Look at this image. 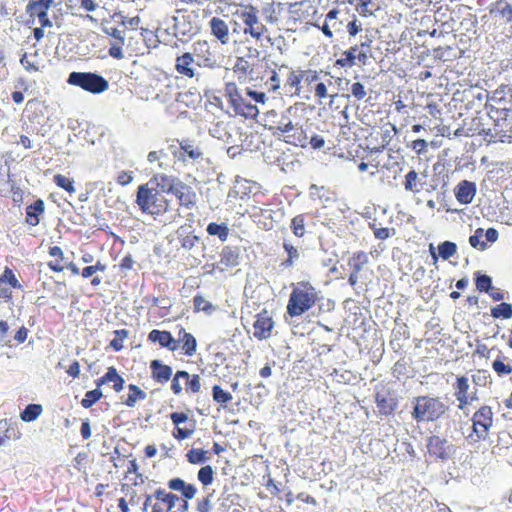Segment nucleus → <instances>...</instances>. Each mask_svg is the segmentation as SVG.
<instances>
[{"mask_svg":"<svg viewBox=\"0 0 512 512\" xmlns=\"http://www.w3.org/2000/svg\"><path fill=\"white\" fill-rule=\"evenodd\" d=\"M269 93H276L280 89V78L277 71L273 70L270 78L265 82Z\"/></svg>","mask_w":512,"mask_h":512,"instance_id":"nucleus-63","label":"nucleus"},{"mask_svg":"<svg viewBox=\"0 0 512 512\" xmlns=\"http://www.w3.org/2000/svg\"><path fill=\"white\" fill-rule=\"evenodd\" d=\"M197 62L191 52H184L175 59V71L184 78L192 79L196 76Z\"/></svg>","mask_w":512,"mask_h":512,"instance_id":"nucleus-20","label":"nucleus"},{"mask_svg":"<svg viewBox=\"0 0 512 512\" xmlns=\"http://www.w3.org/2000/svg\"><path fill=\"white\" fill-rule=\"evenodd\" d=\"M178 181V178L168 176L166 174H156L149 180L148 184H155L157 188L160 187L161 192L171 193L170 187L175 185Z\"/></svg>","mask_w":512,"mask_h":512,"instance_id":"nucleus-36","label":"nucleus"},{"mask_svg":"<svg viewBox=\"0 0 512 512\" xmlns=\"http://www.w3.org/2000/svg\"><path fill=\"white\" fill-rule=\"evenodd\" d=\"M374 398L380 415L391 416L398 407L394 393L384 385L376 389Z\"/></svg>","mask_w":512,"mask_h":512,"instance_id":"nucleus-12","label":"nucleus"},{"mask_svg":"<svg viewBox=\"0 0 512 512\" xmlns=\"http://www.w3.org/2000/svg\"><path fill=\"white\" fill-rule=\"evenodd\" d=\"M454 195L459 203L470 204L476 195V184L468 180H462L456 185Z\"/></svg>","mask_w":512,"mask_h":512,"instance_id":"nucleus-23","label":"nucleus"},{"mask_svg":"<svg viewBox=\"0 0 512 512\" xmlns=\"http://www.w3.org/2000/svg\"><path fill=\"white\" fill-rule=\"evenodd\" d=\"M491 316L495 319H510L512 317V305L502 302L491 308Z\"/></svg>","mask_w":512,"mask_h":512,"instance_id":"nucleus-47","label":"nucleus"},{"mask_svg":"<svg viewBox=\"0 0 512 512\" xmlns=\"http://www.w3.org/2000/svg\"><path fill=\"white\" fill-rule=\"evenodd\" d=\"M135 202L143 213L155 217L167 213L171 205V200L163 192L148 183L138 187Z\"/></svg>","mask_w":512,"mask_h":512,"instance_id":"nucleus-4","label":"nucleus"},{"mask_svg":"<svg viewBox=\"0 0 512 512\" xmlns=\"http://www.w3.org/2000/svg\"><path fill=\"white\" fill-rule=\"evenodd\" d=\"M105 33L113 37L114 41L111 43L109 48V55L114 59H122L124 57L122 47L124 45V37L122 31L117 28L111 27L105 29Z\"/></svg>","mask_w":512,"mask_h":512,"instance_id":"nucleus-28","label":"nucleus"},{"mask_svg":"<svg viewBox=\"0 0 512 512\" xmlns=\"http://www.w3.org/2000/svg\"><path fill=\"white\" fill-rule=\"evenodd\" d=\"M53 182L57 187L63 189L70 195L76 192L75 181L72 177L58 173L53 176Z\"/></svg>","mask_w":512,"mask_h":512,"instance_id":"nucleus-42","label":"nucleus"},{"mask_svg":"<svg viewBox=\"0 0 512 512\" xmlns=\"http://www.w3.org/2000/svg\"><path fill=\"white\" fill-rule=\"evenodd\" d=\"M147 395L140 387L135 384L128 385V395L123 403L127 407H134L138 401L146 399Z\"/></svg>","mask_w":512,"mask_h":512,"instance_id":"nucleus-39","label":"nucleus"},{"mask_svg":"<svg viewBox=\"0 0 512 512\" xmlns=\"http://www.w3.org/2000/svg\"><path fill=\"white\" fill-rule=\"evenodd\" d=\"M404 188L406 191L414 194L419 193L422 190V184L420 183L419 175L415 170H410L404 177Z\"/></svg>","mask_w":512,"mask_h":512,"instance_id":"nucleus-41","label":"nucleus"},{"mask_svg":"<svg viewBox=\"0 0 512 512\" xmlns=\"http://www.w3.org/2000/svg\"><path fill=\"white\" fill-rule=\"evenodd\" d=\"M472 431L468 434L467 440L470 443H477L488 438L490 429L494 422V413L490 406L482 405L473 414Z\"/></svg>","mask_w":512,"mask_h":512,"instance_id":"nucleus-6","label":"nucleus"},{"mask_svg":"<svg viewBox=\"0 0 512 512\" xmlns=\"http://www.w3.org/2000/svg\"><path fill=\"white\" fill-rule=\"evenodd\" d=\"M282 9L281 3H267L262 8V13L264 15L265 21L269 24H277L280 20V12Z\"/></svg>","mask_w":512,"mask_h":512,"instance_id":"nucleus-37","label":"nucleus"},{"mask_svg":"<svg viewBox=\"0 0 512 512\" xmlns=\"http://www.w3.org/2000/svg\"><path fill=\"white\" fill-rule=\"evenodd\" d=\"M301 83L304 82L306 85H311L318 81L319 73L313 69H302L301 70Z\"/></svg>","mask_w":512,"mask_h":512,"instance_id":"nucleus-61","label":"nucleus"},{"mask_svg":"<svg viewBox=\"0 0 512 512\" xmlns=\"http://www.w3.org/2000/svg\"><path fill=\"white\" fill-rule=\"evenodd\" d=\"M171 193L177 198L179 205L191 209L196 204L197 195L194 189L183 181L179 180L170 187Z\"/></svg>","mask_w":512,"mask_h":512,"instance_id":"nucleus-15","label":"nucleus"},{"mask_svg":"<svg viewBox=\"0 0 512 512\" xmlns=\"http://www.w3.org/2000/svg\"><path fill=\"white\" fill-rule=\"evenodd\" d=\"M67 269H69L73 275H81L84 279L90 278L95 274L93 265L86 266L80 270L75 263L69 262L67 263Z\"/></svg>","mask_w":512,"mask_h":512,"instance_id":"nucleus-56","label":"nucleus"},{"mask_svg":"<svg viewBox=\"0 0 512 512\" xmlns=\"http://www.w3.org/2000/svg\"><path fill=\"white\" fill-rule=\"evenodd\" d=\"M239 7L241 9L237 10L234 14L242 20L244 27H248L259 16V10L252 4H240Z\"/></svg>","mask_w":512,"mask_h":512,"instance_id":"nucleus-34","label":"nucleus"},{"mask_svg":"<svg viewBox=\"0 0 512 512\" xmlns=\"http://www.w3.org/2000/svg\"><path fill=\"white\" fill-rule=\"evenodd\" d=\"M219 256L220 259L217 265L221 271H224L239 264L240 249L238 247L224 246Z\"/></svg>","mask_w":512,"mask_h":512,"instance_id":"nucleus-24","label":"nucleus"},{"mask_svg":"<svg viewBox=\"0 0 512 512\" xmlns=\"http://www.w3.org/2000/svg\"><path fill=\"white\" fill-rule=\"evenodd\" d=\"M67 82L93 94L102 93L109 86L108 81L104 77L92 72H71Z\"/></svg>","mask_w":512,"mask_h":512,"instance_id":"nucleus-7","label":"nucleus"},{"mask_svg":"<svg viewBox=\"0 0 512 512\" xmlns=\"http://www.w3.org/2000/svg\"><path fill=\"white\" fill-rule=\"evenodd\" d=\"M151 371V378L159 384H166L173 378L172 367L163 363L161 360L154 359L149 365Z\"/></svg>","mask_w":512,"mask_h":512,"instance_id":"nucleus-21","label":"nucleus"},{"mask_svg":"<svg viewBox=\"0 0 512 512\" xmlns=\"http://www.w3.org/2000/svg\"><path fill=\"white\" fill-rule=\"evenodd\" d=\"M275 326L272 314L266 308L262 309L255 315L253 322V336L255 339L262 341L272 336Z\"/></svg>","mask_w":512,"mask_h":512,"instance_id":"nucleus-11","label":"nucleus"},{"mask_svg":"<svg viewBox=\"0 0 512 512\" xmlns=\"http://www.w3.org/2000/svg\"><path fill=\"white\" fill-rule=\"evenodd\" d=\"M497 12L500 16L506 19L507 22L512 21V5L504 0H497L490 13Z\"/></svg>","mask_w":512,"mask_h":512,"instance_id":"nucleus-44","label":"nucleus"},{"mask_svg":"<svg viewBox=\"0 0 512 512\" xmlns=\"http://www.w3.org/2000/svg\"><path fill=\"white\" fill-rule=\"evenodd\" d=\"M448 411L449 406L439 396L422 395L413 399L411 416L417 423L436 422Z\"/></svg>","mask_w":512,"mask_h":512,"instance_id":"nucleus-3","label":"nucleus"},{"mask_svg":"<svg viewBox=\"0 0 512 512\" xmlns=\"http://www.w3.org/2000/svg\"><path fill=\"white\" fill-rule=\"evenodd\" d=\"M454 396L458 402V409L464 410L473 401L477 400L476 392L469 395L470 389L469 379L466 376H457L453 384Z\"/></svg>","mask_w":512,"mask_h":512,"instance_id":"nucleus-14","label":"nucleus"},{"mask_svg":"<svg viewBox=\"0 0 512 512\" xmlns=\"http://www.w3.org/2000/svg\"><path fill=\"white\" fill-rule=\"evenodd\" d=\"M290 228L296 237H303L305 235V215L298 214L293 217L291 219Z\"/></svg>","mask_w":512,"mask_h":512,"instance_id":"nucleus-49","label":"nucleus"},{"mask_svg":"<svg viewBox=\"0 0 512 512\" xmlns=\"http://www.w3.org/2000/svg\"><path fill=\"white\" fill-rule=\"evenodd\" d=\"M283 249L287 253V258L281 262L280 267L287 269L294 265V263L299 259L300 254L298 249L288 241L283 242Z\"/></svg>","mask_w":512,"mask_h":512,"instance_id":"nucleus-40","label":"nucleus"},{"mask_svg":"<svg viewBox=\"0 0 512 512\" xmlns=\"http://www.w3.org/2000/svg\"><path fill=\"white\" fill-rule=\"evenodd\" d=\"M186 459L190 464H203L209 460L207 451L201 448H192L186 453Z\"/></svg>","mask_w":512,"mask_h":512,"instance_id":"nucleus-46","label":"nucleus"},{"mask_svg":"<svg viewBox=\"0 0 512 512\" xmlns=\"http://www.w3.org/2000/svg\"><path fill=\"white\" fill-rule=\"evenodd\" d=\"M370 228L373 230L375 238L379 240H386L395 234L394 228H377L375 224H370Z\"/></svg>","mask_w":512,"mask_h":512,"instance_id":"nucleus-60","label":"nucleus"},{"mask_svg":"<svg viewBox=\"0 0 512 512\" xmlns=\"http://www.w3.org/2000/svg\"><path fill=\"white\" fill-rule=\"evenodd\" d=\"M2 283L9 284V286L12 288H16L19 286L18 280L16 279L14 272L8 267L5 268L3 274L0 277V285Z\"/></svg>","mask_w":512,"mask_h":512,"instance_id":"nucleus-62","label":"nucleus"},{"mask_svg":"<svg viewBox=\"0 0 512 512\" xmlns=\"http://www.w3.org/2000/svg\"><path fill=\"white\" fill-rule=\"evenodd\" d=\"M179 241L184 249L190 250L199 242V237L190 232L186 235H180Z\"/></svg>","mask_w":512,"mask_h":512,"instance_id":"nucleus-59","label":"nucleus"},{"mask_svg":"<svg viewBox=\"0 0 512 512\" xmlns=\"http://www.w3.org/2000/svg\"><path fill=\"white\" fill-rule=\"evenodd\" d=\"M115 337L110 341L109 346L118 352L123 349V341L128 338L129 331L127 329H120L114 331Z\"/></svg>","mask_w":512,"mask_h":512,"instance_id":"nucleus-50","label":"nucleus"},{"mask_svg":"<svg viewBox=\"0 0 512 512\" xmlns=\"http://www.w3.org/2000/svg\"><path fill=\"white\" fill-rule=\"evenodd\" d=\"M475 284L479 292L488 293L492 289V279L485 274L475 273Z\"/></svg>","mask_w":512,"mask_h":512,"instance_id":"nucleus-54","label":"nucleus"},{"mask_svg":"<svg viewBox=\"0 0 512 512\" xmlns=\"http://www.w3.org/2000/svg\"><path fill=\"white\" fill-rule=\"evenodd\" d=\"M255 64L246 57H237L233 72L241 82H246L252 75Z\"/></svg>","mask_w":512,"mask_h":512,"instance_id":"nucleus-29","label":"nucleus"},{"mask_svg":"<svg viewBox=\"0 0 512 512\" xmlns=\"http://www.w3.org/2000/svg\"><path fill=\"white\" fill-rule=\"evenodd\" d=\"M102 397V391L96 386L95 389L85 393L84 398L81 400V406L85 409H88L92 407L96 402H98Z\"/></svg>","mask_w":512,"mask_h":512,"instance_id":"nucleus-48","label":"nucleus"},{"mask_svg":"<svg viewBox=\"0 0 512 512\" xmlns=\"http://www.w3.org/2000/svg\"><path fill=\"white\" fill-rule=\"evenodd\" d=\"M148 341L158 343L161 348H166L171 352L181 348L183 354L188 357L195 355L197 351L196 338L182 326H179L177 339L172 336L170 331L153 329L148 334Z\"/></svg>","mask_w":512,"mask_h":512,"instance_id":"nucleus-1","label":"nucleus"},{"mask_svg":"<svg viewBox=\"0 0 512 512\" xmlns=\"http://www.w3.org/2000/svg\"><path fill=\"white\" fill-rule=\"evenodd\" d=\"M193 57L197 62V66L205 68H214L217 66V60L211 51V46L206 40L195 41L192 45Z\"/></svg>","mask_w":512,"mask_h":512,"instance_id":"nucleus-13","label":"nucleus"},{"mask_svg":"<svg viewBox=\"0 0 512 512\" xmlns=\"http://www.w3.org/2000/svg\"><path fill=\"white\" fill-rule=\"evenodd\" d=\"M178 500L179 497L176 494L158 488L153 494L145 495L142 510L146 512L150 508L151 512H171Z\"/></svg>","mask_w":512,"mask_h":512,"instance_id":"nucleus-8","label":"nucleus"},{"mask_svg":"<svg viewBox=\"0 0 512 512\" xmlns=\"http://www.w3.org/2000/svg\"><path fill=\"white\" fill-rule=\"evenodd\" d=\"M426 446L429 455L436 459L446 460L452 452V445L448 443L447 439L437 435L430 436Z\"/></svg>","mask_w":512,"mask_h":512,"instance_id":"nucleus-17","label":"nucleus"},{"mask_svg":"<svg viewBox=\"0 0 512 512\" xmlns=\"http://www.w3.org/2000/svg\"><path fill=\"white\" fill-rule=\"evenodd\" d=\"M372 42L373 41L370 37L365 36L364 40L361 41L360 44H355L352 46V47L356 48L358 62L361 65H366L369 58L372 56V52H371Z\"/></svg>","mask_w":512,"mask_h":512,"instance_id":"nucleus-35","label":"nucleus"},{"mask_svg":"<svg viewBox=\"0 0 512 512\" xmlns=\"http://www.w3.org/2000/svg\"><path fill=\"white\" fill-rule=\"evenodd\" d=\"M243 33L250 35L256 41H262L264 38H268V28L260 22L259 16L255 18L248 27H244Z\"/></svg>","mask_w":512,"mask_h":512,"instance_id":"nucleus-33","label":"nucleus"},{"mask_svg":"<svg viewBox=\"0 0 512 512\" xmlns=\"http://www.w3.org/2000/svg\"><path fill=\"white\" fill-rule=\"evenodd\" d=\"M339 14V10L336 8L331 9L325 16V23L322 26L314 25L319 28L327 38H333V32L328 24L329 21L335 20Z\"/></svg>","mask_w":512,"mask_h":512,"instance_id":"nucleus-51","label":"nucleus"},{"mask_svg":"<svg viewBox=\"0 0 512 512\" xmlns=\"http://www.w3.org/2000/svg\"><path fill=\"white\" fill-rule=\"evenodd\" d=\"M295 127L296 126L289 118L283 117L276 126V131L284 137L289 134Z\"/></svg>","mask_w":512,"mask_h":512,"instance_id":"nucleus-64","label":"nucleus"},{"mask_svg":"<svg viewBox=\"0 0 512 512\" xmlns=\"http://www.w3.org/2000/svg\"><path fill=\"white\" fill-rule=\"evenodd\" d=\"M49 256L53 257V260L48 261V267L54 272H63L67 268V264L64 263V253L59 246H50L48 250Z\"/></svg>","mask_w":512,"mask_h":512,"instance_id":"nucleus-32","label":"nucleus"},{"mask_svg":"<svg viewBox=\"0 0 512 512\" xmlns=\"http://www.w3.org/2000/svg\"><path fill=\"white\" fill-rule=\"evenodd\" d=\"M172 393L179 396L186 394H198L201 391V378L198 374H190L186 370H177L171 380Z\"/></svg>","mask_w":512,"mask_h":512,"instance_id":"nucleus-9","label":"nucleus"},{"mask_svg":"<svg viewBox=\"0 0 512 512\" xmlns=\"http://www.w3.org/2000/svg\"><path fill=\"white\" fill-rule=\"evenodd\" d=\"M224 95L236 115L246 119H256L258 117L259 109L257 105L251 102L250 98L238 88L236 83L227 82Z\"/></svg>","mask_w":512,"mask_h":512,"instance_id":"nucleus-5","label":"nucleus"},{"mask_svg":"<svg viewBox=\"0 0 512 512\" xmlns=\"http://www.w3.org/2000/svg\"><path fill=\"white\" fill-rule=\"evenodd\" d=\"M282 70H287L286 80L284 82V90L285 92L290 95L300 96L302 93V86H301V68H293L289 67L286 64H282L279 67V72Z\"/></svg>","mask_w":512,"mask_h":512,"instance_id":"nucleus-18","label":"nucleus"},{"mask_svg":"<svg viewBox=\"0 0 512 512\" xmlns=\"http://www.w3.org/2000/svg\"><path fill=\"white\" fill-rule=\"evenodd\" d=\"M112 383L113 384V390L116 393H119L123 390L125 380L124 378L118 373L117 369L114 366H110L107 368L106 373L95 380V385L100 388L101 386L105 385L106 383Z\"/></svg>","mask_w":512,"mask_h":512,"instance_id":"nucleus-25","label":"nucleus"},{"mask_svg":"<svg viewBox=\"0 0 512 512\" xmlns=\"http://www.w3.org/2000/svg\"><path fill=\"white\" fill-rule=\"evenodd\" d=\"M206 231L211 236H217L221 241H226L229 236V228L225 223L211 222L208 224Z\"/></svg>","mask_w":512,"mask_h":512,"instance_id":"nucleus-43","label":"nucleus"},{"mask_svg":"<svg viewBox=\"0 0 512 512\" xmlns=\"http://www.w3.org/2000/svg\"><path fill=\"white\" fill-rule=\"evenodd\" d=\"M174 429L172 436L178 441L190 438L196 431V420L189 418L186 412H172L169 415Z\"/></svg>","mask_w":512,"mask_h":512,"instance_id":"nucleus-10","label":"nucleus"},{"mask_svg":"<svg viewBox=\"0 0 512 512\" xmlns=\"http://www.w3.org/2000/svg\"><path fill=\"white\" fill-rule=\"evenodd\" d=\"M429 252L431 257L433 258V263H437L438 256L442 259L447 260L454 256L457 252V245L451 241H444L438 245V254L435 251V247L433 244L429 245Z\"/></svg>","mask_w":512,"mask_h":512,"instance_id":"nucleus-30","label":"nucleus"},{"mask_svg":"<svg viewBox=\"0 0 512 512\" xmlns=\"http://www.w3.org/2000/svg\"><path fill=\"white\" fill-rule=\"evenodd\" d=\"M484 235V230L482 228H477L473 235L469 237V243L473 248H478L480 250H485L487 248V243L481 241L480 239Z\"/></svg>","mask_w":512,"mask_h":512,"instance_id":"nucleus-57","label":"nucleus"},{"mask_svg":"<svg viewBox=\"0 0 512 512\" xmlns=\"http://www.w3.org/2000/svg\"><path fill=\"white\" fill-rule=\"evenodd\" d=\"M179 152L174 153V156L182 162L189 160L195 162L203 158V151L201 147L190 139H182L179 141Z\"/></svg>","mask_w":512,"mask_h":512,"instance_id":"nucleus-19","label":"nucleus"},{"mask_svg":"<svg viewBox=\"0 0 512 512\" xmlns=\"http://www.w3.org/2000/svg\"><path fill=\"white\" fill-rule=\"evenodd\" d=\"M209 29L212 36H214L222 45H226L230 41V30L228 23L220 17H212L209 20Z\"/></svg>","mask_w":512,"mask_h":512,"instance_id":"nucleus-22","label":"nucleus"},{"mask_svg":"<svg viewBox=\"0 0 512 512\" xmlns=\"http://www.w3.org/2000/svg\"><path fill=\"white\" fill-rule=\"evenodd\" d=\"M291 287L292 291L287 303V313L290 317L301 316L320 300L319 291L309 281L292 283Z\"/></svg>","mask_w":512,"mask_h":512,"instance_id":"nucleus-2","label":"nucleus"},{"mask_svg":"<svg viewBox=\"0 0 512 512\" xmlns=\"http://www.w3.org/2000/svg\"><path fill=\"white\" fill-rule=\"evenodd\" d=\"M212 398L213 400L221 405L222 407H226L229 402L232 401V394L228 391H225L219 385H214L212 387Z\"/></svg>","mask_w":512,"mask_h":512,"instance_id":"nucleus-45","label":"nucleus"},{"mask_svg":"<svg viewBox=\"0 0 512 512\" xmlns=\"http://www.w3.org/2000/svg\"><path fill=\"white\" fill-rule=\"evenodd\" d=\"M176 12L181 14V17L175 16V29L183 36H192L198 32V25L196 23L187 22L186 18L190 17L187 10L177 9Z\"/></svg>","mask_w":512,"mask_h":512,"instance_id":"nucleus-26","label":"nucleus"},{"mask_svg":"<svg viewBox=\"0 0 512 512\" xmlns=\"http://www.w3.org/2000/svg\"><path fill=\"white\" fill-rule=\"evenodd\" d=\"M356 60H358L356 48L351 46L342 52L341 57L334 62V67L350 68L355 65Z\"/></svg>","mask_w":512,"mask_h":512,"instance_id":"nucleus-38","label":"nucleus"},{"mask_svg":"<svg viewBox=\"0 0 512 512\" xmlns=\"http://www.w3.org/2000/svg\"><path fill=\"white\" fill-rule=\"evenodd\" d=\"M167 486L172 491L180 492L186 500L193 499L197 493V488L194 484L187 483L179 477L170 479L167 482Z\"/></svg>","mask_w":512,"mask_h":512,"instance_id":"nucleus-27","label":"nucleus"},{"mask_svg":"<svg viewBox=\"0 0 512 512\" xmlns=\"http://www.w3.org/2000/svg\"><path fill=\"white\" fill-rule=\"evenodd\" d=\"M506 359H507V357L497 358L492 363V369L500 377L506 376V375H509L512 373L511 364L504 362V360H506Z\"/></svg>","mask_w":512,"mask_h":512,"instance_id":"nucleus-52","label":"nucleus"},{"mask_svg":"<svg viewBox=\"0 0 512 512\" xmlns=\"http://www.w3.org/2000/svg\"><path fill=\"white\" fill-rule=\"evenodd\" d=\"M283 140L290 145L306 148L308 146V136L302 126H296L289 134L283 137Z\"/></svg>","mask_w":512,"mask_h":512,"instance_id":"nucleus-31","label":"nucleus"},{"mask_svg":"<svg viewBox=\"0 0 512 512\" xmlns=\"http://www.w3.org/2000/svg\"><path fill=\"white\" fill-rule=\"evenodd\" d=\"M0 430H4L3 435L0 436V446L12 437H18L14 429L10 428V424L7 419L0 420Z\"/></svg>","mask_w":512,"mask_h":512,"instance_id":"nucleus-58","label":"nucleus"},{"mask_svg":"<svg viewBox=\"0 0 512 512\" xmlns=\"http://www.w3.org/2000/svg\"><path fill=\"white\" fill-rule=\"evenodd\" d=\"M197 479L204 486L211 485L214 480L213 468L210 465L201 467L197 473Z\"/></svg>","mask_w":512,"mask_h":512,"instance_id":"nucleus-53","label":"nucleus"},{"mask_svg":"<svg viewBox=\"0 0 512 512\" xmlns=\"http://www.w3.org/2000/svg\"><path fill=\"white\" fill-rule=\"evenodd\" d=\"M369 256L364 251H356L347 260V265L350 269L348 283L355 286L359 282L360 271L368 264Z\"/></svg>","mask_w":512,"mask_h":512,"instance_id":"nucleus-16","label":"nucleus"},{"mask_svg":"<svg viewBox=\"0 0 512 512\" xmlns=\"http://www.w3.org/2000/svg\"><path fill=\"white\" fill-rule=\"evenodd\" d=\"M194 312L203 311L205 313H211L214 310L212 303L207 301L202 295L197 294L193 298Z\"/></svg>","mask_w":512,"mask_h":512,"instance_id":"nucleus-55","label":"nucleus"}]
</instances>
